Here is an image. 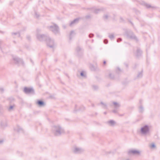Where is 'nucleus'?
Returning a JSON list of instances; mask_svg holds the SVG:
<instances>
[{"label":"nucleus","instance_id":"f257e3e1","mask_svg":"<svg viewBox=\"0 0 160 160\" xmlns=\"http://www.w3.org/2000/svg\"><path fill=\"white\" fill-rule=\"evenodd\" d=\"M48 29H53L54 30H58L59 29V27L57 25L53 24L52 25L49 26L48 28Z\"/></svg>","mask_w":160,"mask_h":160},{"label":"nucleus","instance_id":"f03ea898","mask_svg":"<svg viewBox=\"0 0 160 160\" xmlns=\"http://www.w3.org/2000/svg\"><path fill=\"white\" fill-rule=\"evenodd\" d=\"M79 20V18H77L74 19L69 24V26H72L74 25L77 23L78 22Z\"/></svg>","mask_w":160,"mask_h":160},{"label":"nucleus","instance_id":"7ed1b4c3","mask_svg":"<svg viewBox=\"0 0 160 160\" xmlns=\"http://www.w3.org/2000/svg\"><path fill=\"white\" fill-rule=\"evenodd\" d=\"M148 128L147 126H145L142 128L141 129V132L143 133H144L148 131Z\"/></svg>","mask_w":160,"mask_h":160},{"label":"nucleus","instance_id":"20e7f679","mask_svg":"<svg viewBox=\"0 0 160 160\" xmlns=\"http://www.w3.org/2000/svg\"><path fill=\"white\" fill-rule=\"evenodd\" d=\"M143 4L147 8H155V7L152 6L151 5L148 4L145 2H143Z\"/></svg>","mask_w":160,"mask_h":160},{"label":"nucleus","instance_id":"39448f33","mask_svg":"<svg viewBox=\"0 0 160 160\" xmlns=\"http://www.w3.org/2000/svg\"><path fill=\"white\" fill-rule=\"evenodd\" d=\"M104 10V9L103 8H102L100 9H95L94 10V12L96 13H98L99 12L103 11Z\"/></svg>","mask_w":160,"mask_h":160},{"label":"nucleus","instance_id":"423d86ee","mask_svg":"<svg viewBox=\"0 0 160 160\" xmlns=\"http://www.w3.org/2000/svg\"><path fill=\"white\" fill-rule=\"evenodd\" d=\"M38 104L40 106H42L43 105V102L41 101H39L37 102Z\"/></svg>","mask_w":160,"mask_h":160},{"label":"nucleus","instance_id":"0eeeda50","mask_svg":"<svg viewBox=\"0 0 160 160\" xmlns=\"http://www.w3.org/2000/svg\"><path fill=\"white\" fill-rule=\"evenodd\" d=\"M35 17L36 18H38L39 17V15L36 12H35Z\"/></svg>","mask_w":160,"mask_h":160},{"label":"nucleus","instance_id":"6e6552de","mask_svg":"<svg viewBox=\"0 0 160 160\" xmlns=\"http://www.w3.org/2000/svg\"><path fill=\"white\" fill-rule=\"evenodd\" d=\"M108 16L106 15H105L104 16L103 18L104 19H107L108 18Z\"/></svg>","mask_w":160,"mask_h":160},{"label":"nucleus","instance_id":"1a4fd4ad","mask_svg":"<svg viewBox=\"0 0 160 160\" xmlns=\"http://www.w3.org/2000/svg\"><path fill=\"white\" fill-rule=\"evenodd\" d=\"M28 89H27V88H25L24 89V91L26 92H28Z\"/></svg>","mask_w":160,"mask_h":160},{"label":"nucleus","instance_id":"9d476101","mask_svg":"<svg viewBox=\"0 0 160 160\" xmlns=\"http://www.w3.org/2000/svg\"><path fill=\"white\" fill-rule=\"evenodd\" d=\"M62 27L63 28V29H65L66 28V26L65 25H62Z\"/></svg>","mask_w":160,"mask_h":160},{"label":"nucleus","instance_id":"9b49d317","mask_svg":"<svg viewBox=\"0 0 160 160\" xmlns=\"http://www.w3.org/2000/svg\"><path fill=\"white\" fill-rule=\"evenodd\" d=\"M133 152L134 153H138V152H138L137 151H134Z\"/></svg>","mask_w":160,"mask_h":160},{"label":"nucleus","instance_id":"f8f14e48","mask_svg":"<svg viewBox=\"0 0 160 160\" xmlns=\"http://www.w3.org/2000/svg\"><path fill=\"white\" fill-rule=\"evenodd\" d=\"M90 17V16H86V18H88Z\"/></svg>","mask_w":160,"mask_h":160},{"label":"nucleus","instance_id":"ddd939ff","mask_svg":"<svg viewBox=\"0 0 160 160\" xmlns=\"http://www.w3.org/2000/svg\"><path fill=\"white\" fill-rule=\"evenodd\" d=\"M81 76H83L84 75V74H83V72H81Z\"/></svg>","mask_w":160,"mask_h":160},{"label":"nucleus","instance_id":"4468645a","mask_svg":"<svg viewBox=\"0 0 160 160\" xmlns=\"http://www.w3.org/2000/svg\"><path fill=\"white\" fill-rule=\"evenodd\" d=\"M154 147V145H152V147Z\"/></svg>","mask_w":160,"mask_h":160}]
</instances>
